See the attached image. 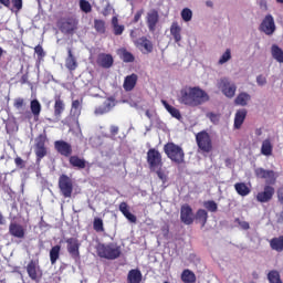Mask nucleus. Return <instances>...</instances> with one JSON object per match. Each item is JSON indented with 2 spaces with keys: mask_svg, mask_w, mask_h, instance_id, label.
Returning a JSON list of instances; mask_svg holds the SVG:
<instances>
[{
  "mask_svg": "<svg viewBox=\"0 0 283 283\" xmlns=\"http://www.w3.org/2000/svg\"><path fill=\"white\" fill-rule=\"evenodd\" d=\"M209 101V94L198 86H186L180 90L178 95V103L187 107H199Z\"/></svg>",
  "mask_w": 283,
  "mask_h": 283,
  "instance_id": "nucleus-1",
  "label": "nucleus"
},
{
  "mask_svg": "<svg viewBox=\"0 0 283 283\" xmlns=\"http://www.w3.org/2000/svg\"><path fill=\"white\" fill-rule=\"evenodd\" d=\"M98 258L104 260H118L120 258V247L116 243H99L96 247Z\"/></svg>",
  "mask_w": 283,
  "mask_h": 283,
  "instance_id": "nucleus-2",
  "label": "nucleus"
},
{
  "mask_svg": "<svg viewBox=\"0 0 283 283\" xmlns=\"http://www.w3.org/2000/svg\"><path fill=\"white\" fill-rule=\"evenodd\" d=\"M164 153L167 158H169L171 163H176V165H182V163H185V150L175 143H167L164 146Z\"/></svg>",
  "mask_w": 283,
  "mask_h": 283,
  "instance_id": "nucleus-3",
  "label": "nucleus"
},
{
  "mask_svg": "<svg viewBox=\"0 0 283 283\" xmlns=\"http://www.w3.org/2000/svg\"><path fill=\"white\" fill-rule=\"evenodd\" d=\"M254 176L259 180H264L265 185H269V187H275V185H277L279 175L275 170L259 167L254 169Z\"/></svg>",
  "mask_w": 283,
  "mask_h": 283,
  "instance_id": "nucleus-4",
  "label": "nucleus"
},
{
  "mask_svg": "<svg viewBox=\"0 0 283 283\" xmlns=\"http://www.w3.org/2000/svg\"><path fill=\"white\" fill-rule=\"evenodd\" d=\"M196 143L202 154H211V151H213V142L211 140V135H209L207 130L197 133Z\"/></svg>",
  "mask_w": 283,
  "mask_h": 283,
  "instance_id": "nucleus-5",
  "label": "nucleus"
},
{
  "mask_svg": "<svg viewBox=\"0 0 283 283\" xmlns=\"http://www.w3.org/2000/svg\"><path fill=\"white\" fill-rule=\"evenodd\" d=\"M45 143H48V134L44 132L35 138L34 154L36 163H41V160L48 156V147H45Z\"/></svg>",
  "mask_w": 283,
  "mask_h": 283,
  "instance_id": "nucleus-6",
  "label": "nucleus"
},
{
  "mask_svg": "<svg viewBox=\"0 0 283 283\" xmlns=\"http://www.w3.org/2000/svg\"><path fill=\"white\" fill-rule=\"evenodd\" d=\"M59 189L63 198H72L74 182L67 175H61L59 178Z\"/></svg>",
  "mask_w": 283,
  "mask_h": 283,
  "instance_id": "nucleus-7",
  "label": "nucleus"
},
{
  "mask_svg": "<svg viewBox=\"0 0 283 283\" xmlns=\"http://www.w3.org/2000/svg\"><path fill=\"white\" fill-rule=\"evenodd\" d=\"M27 273L32 280V282H40L41 279L43 277V270H41V265H39V259L36 260H31L27 264Z\"/></svg>",
  "mask_w": 283,
  "mask_h": 283,
  "instance_id": "nucleus-8",
  "label": "nucleus"
},
{
  "mask_svg": "<svg viewBox=\"0 0 283 283\" xmlns=\"http://www.w3.org/2000/svg\"><path fill=\"white\" fill-rule=\"evenodd\" d=\"M277 27L275 25V19L271 14H266L262 20L261 24L259 25V31L266 34V36H273Z\"/></svg>",
  "mask_w": 283,
  "mask_h": 283,
  "instance_id": "nucleus-9",
  "label": "nucleus"
},
{
  "mask_svg": "<svg viewBox=\"0 0 283 283\" xmlns=\"http://www.w3.org/2000/svg\"><path fill=\"white\" fill-rule=\"evenodd\" d=\"M147 163L150 169H163V155L158 149L150 148L147 151Z\"/></svg>",
  "mask_w": 283,
  "mask_h": 283,
  "instance_id": "nucleus-10",
  "label": "nucleus"
},
{
  "mask_svg": "<svg viewBox=\"0 0 283 283\" xmlns=\"http://www.w3.org/2000/svg\"><path fill=\"white\" fill-rule=\"evenodd\" d=\"M66 251L73 260H80L81 258V241L77 238H69L65 240Z\"/></svg>",
  "mask_w": 283,
  "mask_h": 283,
  "instance_id": "nucleus-11",
  "label": "nucleus"
},
{
  "mask_svg": "<svg viewBox=\"0 0 283 283\" xmlns=\"http://www.w3.org/2000/svg\"><path fill=\"white\" fill-rule=\"evenodd\" d=\"M218 87L221 90L222 94L227 96V98H233L238 90V86L231 83V81H229L227 77L219 80Z\"/></svg>",
  "mask_w": 283,
  "mask_h": 283,
  "instance_id": "nucleus-12",
  "label": "nucleus"
},
{
  "mask_svg": "<svg viewBox=\"0 0 283 283\" xmlns=\"http://www.w3.org/2000/svg\"><path fill=\"white\" fill-rule=\"evenodd\" d=\"M60 30L63 34H74L78 30V20L74 17H69L62 20Z\"/></svg>",
  "mask_w": 283,
  "mask_h": 283,
  "instance_id": "nucleus-13",
  "label": "nucleus"
},
{
  "mask_svg": "<svg viewBox=\"0 0 283 283\" xmlns=\"http://www.w3.org/2000/svg\"><path fill=\"white\" fill-rule=\"evenodd\" d=\"M274 196H275V187L265 185L263 187V191H260L256 193L255 200L256 202H261V205H264L266 202H271Z\"/></svg>",
  "mask_w": 283,
  "mask_h": 283,
  "instance_id": "nucleus-14",
  "label": "nucleus"
},
{
  "mask_svg": "<svg viewBox=\"0 0 283 283\" xmlns=\"http://www.w3.org/2000/svg\"><path fill=\"white\" fill-rule=\"evenodd\" d=\"M54 149L60 154V156H63L64 158H70L73 154L72 144L60 139L54 142Z\"/></svg>",
  "mask_w": 283,
  "mask_h": 283,
  "instance_id": "nucleus-15",
  "label": "nucleus"
},
{
  "mask_svg": "<svg viewBox=\"0 0 283 283\" xmlns=\"http://www.w3.org/2000/svg\"><path fill=\"white\" fill-rule=\"evenodd\" d=\"M193 209L191 208V206H189V203L182 205L180 208V221L189 227L193 222Z\"/></svg>",
  "mask_w": 283,
  "mask_h": 283,
  "instance_id": "nucleus-16",
  "label": "nucleus"
},
{
  "mask_svg": "<svg viewBox=\"0 0 283 283\" xmlns=\"http://www.w3.org/2000/svg\"><path fill=\"white\" fill-rule=\"evenodd\" d=\"M160 21V15L158 14V10L153 9L147 12L146 23L149 32H156V25Z\"/></svg>",
  "mask_w": 283,
  "mask_h": 283,
  "instance_id": "nucleus-17",
  "label": "nucleus"
},
{
  "mask_svg": "<svg viewBox=\"0 0 283 283\" xmlns=\"http://www.w3.org/2000/svg\"><path fill=\"white\" fill-rule=\"evenodd\" d=\"M136 48L140 49L142 52L146 54H151L154 52V43L150 42L147 36H142L135 42Z\"/></svg>",
  "mask_w": 283,
  "mask_h": 283,
  "instance_id": "nucleus-18",
  "label": "nucleus"
},
{
  "mask_svg": "<svg viewBox=\"0 0 283 283\" xmlns=\"http://www.w3.org/2000/svg\"><path fill=\"white\" fill-rule=\"evenodd\" d=\"M9 233L12 238H18L19 240H23L25 238V228L17 222H11L9 224Z\"/></svg>",
  "mask_w": 283,
  "mask_h": 283,
  "instance_id": "nucleus-19",
  "label": "nucleus"
},
{
  "mask_svg": "<svg viewBox=\"0 0 283 283\" xmlns=\"http://www.w3.org/2000/svg\"><path fill=\"white\" fill-rule=\"evenodd\" d=\"M96 63L99 67H103L104 70H109V67L114 65V57L112 56V54L101 53L97 56Z\"/></svg>",
  "mask_w": 283,
  "mask_h": 283,
  "instance_id": "nucleus-20",
  "label": "nucleus"
},
{
  "mask_svg": "<svg viewBox=\"0 0 283 283\" xmlns=\"http://www.w3.org/2000/svg\"><path fill=\"white\" fill-rule=\"evenodd\" d=\"M67 56L65 59V67L69 72H74L78 67V62L76 61V56L72 52V48H67Z\"/></svg>",
  "mask_w": 283,
  "mask_h": 283,
  "instance_id": "nucleus-21",
  "label": "nucleus"
},
{
  "mask_svg": "<svg viewBox=\"0 0 283 283\" xmlns=\"http://www.w3.org/2000/svg\"><path fill=\"white\" fill-rule=\"evenodd\" d=\"M112 107H114V99L106 98L102 105L95 108L94 114H96V116H103V114L112 112Z\"/></svg>",
  "mask_w": 283,
  "mask_h": 283,
  "instance_id": "nucleus-22",
  "label": "nucleus"
},
{
  "mask_svg": "<svg viewBox=\"0 0 283 283\" xmlns=\"http://www.w3.org/2000/svg\"><path fill=\"white\" fill-rule=\"evenodd\" d=\"M69 163L73 169H85L87 167V160L85 158L78 157V155H71L69 157Z\"/></svg>",
  "mask_w": 283,
  "mask_h": 283,
  "instance_id": "nucleus-23",
  "label": "nucleus"
},
{
  "mask_svg": "<svg viewBox=\"0 0 283 283\" xmlns=\"http://www.w3.org/2000/svg\"><path fill=\"white\" fill-rule=\"evenodd\" d=\"M247 108H241L239 111H237L235 115H234V129H241L242 125H244V120H247Z\"/></svg>",
  "mask_w": 283,
  "mask_h": 283,
  "instance_id": "nucleus-24",
  "label": "nucleus"
},
{
  "mask_svg": "<svg viewBox=\"0 0 283 283\" xmlns=\"http://www.w3.org/2000/svg\"><path fill=\"white\" fill-rule=\"evenodd\" d=\"M54 101V117L61 118L62 114L65 112V102L61 98V95H56Z\"/></svg>",
  "mask_w": 283,
  "mask_h": 283,
  "instance_id": "nucleus-25",
  "label": "nucleus"
},
{
  "mask_svg": "<svg viewBox=\"0 0 283 283\" xmlns=\"http://www.w3.org/2000/svg\"><path fill=\"white\" fill-rule=\"evenodd\" d=\"M137 83H138V75L136 73H133L125 77L123 87L125 92H132V90L136 87Z\"/></svg>",
  "mask_w": 283,
  "mask_h": 283,
  "instance_id": "nucleus-26",
  "label": "nucleus"
},
{
  "mask_svg": "<svg viewBox=\"0 0 283 283\" xmlns=\"http://www.w3.org/2000/svg\"><path fill=\"white\" fill-rule=\"evenodd\" d=\"M119 211L120 213H123L128 222H133L134 224H136L137 218L135 214L129 212V205H127V202L123 201L119 203Z\"/></svg>",
  "mask_w": 283,
  "mask_h": 283,
  "instance_id": "nucleus-27",
  "label": "nucleus"
},
{
  "mask_svg": "<svg viewBox=\"0 0 283 283\" xmlns=\"http://www.w3.org/2000/svg\"><path fill=\"white\" fill-rule=\"evenodd\" d=\"M195 220L196 222L201 224V229H203V227L207 226V221L209 220V212H207V210L205 209L197 210L195 214Z\"/></svg>",
  "mask_w": 283,
  "mask_h": 283,
  "instance_id": "nucleus-28",
  "label": "nucleus"
},
{
  "mask_svg": "<svg viewBox=\"0 0 283 283\" xmlns=\"http://www.w3.org/2000/svg\"><path fill=\"white\" fill-rule=\"evenodd\" d=\"M143 282V272L138 269L129 270L127 274V283H140Z\"/></svg>",
  "mask_w": 283,
  "mask_h": 283,
  "instance_id": "nucleus-29",
  "label": "nucleus"
},
{
  "mask_svg": "<svg viewBox=\"0 0 283 283\" xmlns=\"http://www.w3.org/2000/svg\"><path fill=\"white\" fill-rule=\"evenodd\" d=\"M270 248L272 251L282 253L283 251V235L274 237L270 240Z\"/></svg>",
  "mask_w": 283,
  "mask_h": 283,
  "instance_id": "nucleus-30",
  "label": "nucleus"
},
{
  "mask_svg": "<svg viewBox=\"0 0 283 283\" xmlns=\"http://www.w3.org/2000/svg\"><path fill=\"white\" fill-rule=\"evenodd\" d=\"M182 32V28H180V24L178 22H172L170 27V34L174 36L175 43H179L182 41V35L180 34Z\"/></svg>",
  "mask_w": 283,
  "mask_h": 283,
  "instance_id": "nucleus-31",
  "label": "nucleus"
},
{
  "mask_svg": "<svg viewBox=\"0 0 283 283\" xmlns=\"http://www.w3.org/2000/svg\"><path fill=\"white\" fill-rule=\"evenodd\" d=\"M161 104L164 105L165 109L172 116V118H177V120H180L182 118V115L180 114V111L167 103V101L161 99Z\"/></svg>",
  "mask_w": 283,
  "mask_h": 283,
  "instance_id": "nucleus-32",
  "label": "nucleus"
},
{
  "mask_svg": "<svg viewBox=\"0 0 283 283\" xmlns=\"http://www.w3.org/2000/svg\"><path fill=\"white\" fill-rule=\"evenodd\" d=\"M30 109H31V113L34 116V119L39 120V116H41V103L39 102V99H32L31 101Z\"/></svg>",
  "mask_w": 283,
  "mask_h": 283,
  "instance_id": "nucleus-33",
  "label": "nucleus"
},
{
  "mask_svg": "<svg viewBox=\"0 0 283 283\" xmlns=\"http://www.w3.org/2000/svg\"><path fill=\"white\" fill-rule=\"evenodd\" d=\"M249 101H251V95L248 93H240L235 99L234 103L235 105H240L241 107H247L249 105Z\"/></svg>",
  "mask_w": 283,
  "mask_h": 283,
  "instance_id": "nucleus-34",
  "label": "nucleus"
},
{
  "mask_svg": "<svg viewBox=\"0 0 283 283\" xmlns=\"http://www.w3.org/2000/svg\"><path fill=\"white\" fill-rule=\"evenodd\" d=\"M11 2L17 12L23 9V0H11ZM11 2L10 0H0L1 6H4V8H10Z\"/></svg>",
  "mask_w": 283,
  "mask_h": 283,
  "instance_id": "nucleus-35",
  "label": "nucleus"
},
{
  "mask_svg": "<svg viewBox=\"0 0 283 283\" xmlns=\"http://www.w3.org/2000/svg\"><path fill=\"white\" fill-rule=\"evenodd\" d=\"M234 189L237 193L242 197L249 196V193H251V188H249V186H247L244 182H237L234 185Z\"/></svg>",
  "mask_w": 283,
  "mask_h": 283,
  "instance_id": "nucleus-36",
  "label": "nucleus"
},
{
  "mask_svg": "<svg viewBox=\"0 0 283 283\" xmlns=\"http://www.w3.org/2000/svg\"><path fill=\"white\" fill-rule=\"evenodd\" d=\"M112 25H113L115 36H120V34L125 32V25L118 24V17L116 15L112 18Z\"/></svg>",
  "mask_w": 283,
  "mask_h": 283,
  "instance_id": "nucleus-37",
  "label": "nucleus"
},
{
  "mask_svg": "<svg viewBox=\"0 0 283 283\" xmlns=\"http://www.w3.org/2000/svg\"><path fill=\"white\" fill-rule=\"evenodd\" d=\"M261 154L263 156H272L273 155V144H271V139H265L261 146Z\"/></svg>",
  "mask_w": 283,
  "mask_h": 283,
  "instance_id": "nucleus-38",
  "label": "nucleus"
},
{
  "mask_svg": "<svg viewBox=\"0 0 283 283\" xmlns=\"http://www.w3.org/2000/svg\"><path fill=\"white\" fill-rule=\"evenodd\" d=\"M59 258H61V245H54L50 250L51 264H56Z\"/></svg>",
  "mask_w": 283,
  "mask_h": 283,
  "instance_id": "nucleus-39",
  "label": "nucleus"
},
{
  "mask_svg": "<svg viewBox=\"0 0 283 283\" xmlns=\"http://www.w3.org/2000/svg\"><path fill=\"white\" fill-rule=\"evenodd\" d=\"M272 56L277 63H283V50L277 46V44H273L271 48Z\"/></svg>",
  "mask_w": 283,
  "mask_h": 283,
  "instance_id": "nucleus-40",
  "label": "nucleus"
},
{
  "mask_svg": "<svg viewBox=\"0 0 283 283\" xmlns=\"http://www.w3.org/2000/svg\"><path fill=\"white\" fill-rule=\"evenodd\" d=\"M181 281L184 283H195L196 282V274L189 269L184 270L182 273H181Z\"/></svg>",
  "mask_w": 283,
  "mask_h": 283,
  "instance_id": "nucleus-41",
  "label": "nucleus"
},
{
  "mask_svg": "<svg viewBox=\"0 0 283 283\" xmlns=\"http://www.w3.org/2000/svg\"><path fill=\"white\" fill-rule=\"evenodd\" d=\"M268 280L270 283H283L282 277L280 276V272L277 270H271L268 273Z\"/></svg>",
  "mask_w": 283,
  "mask_h": 283,
  "instance_id": "nucleus-42",
  "label": "nucleus"
},
{
  "mask_svg": "<svg viewBox=\"0 0 283 283\" xmlns=\"http://www.w3.org/2000/svg\"><path fill=\"white\" fill-rule=\"evenodd\" d=\"M94 30L98 34H105V32H106L105 20L95 19L94 20Z\"/></svg>",
  "mask_w": 283,
  "mask_h": 283,
  "instance_id": "nucleus-43",
  "label": "nucleus"
},
{
  "mask_svg": "<svg viewBox=\"0 0 283 283\" xmlns=\"http://www.w3.org/2000/svg\"><path fill=\"white\" fill-rule=\"evenodd\" d=\"M93 229H94V231H96V233H103L105 231L103 219H101L98 217L94 218Z\"/></svg>",
  "mask_w": 283,
  "mask_h": 283,
  "instance_id": "nucleus-44",
  "label": "nucleus"
},
{
  "mask_svg": "<svg viewBox=\"0 0 283 283\" xmlns=\"http://www.w3.org/2000/svg\"><path fill=\"white\" fill-rule=\"evenodd\" d=\"M203 207L205 209H207V211H210L211 213H216V211H218V203H216V201L213 200L205 201Z\"/></svg>",
  "mask_w": 283,
  "mask_h": 283,
  "instance_id": "nucleus-45",
  "label": "nucleus"
},
{
  "mask_svg": "<svg viewBox=\"0 0 283 283\" xmlns=\"http://www.w3.org/2000/svg\"><path fill=\"white\" fill-rule=\"evenodd\" d=\"M80 10L85 12V14H90L92 12V4L87 0H80Z\"/></svg>",
  "mask_w": 283,
  "mask_h": 283,
  "instance_id": "nucleus-46",
  "label": "nucleus"
},
{
  "mask_svg": "<svg viewBox=\"0 0 283 283\" xmlns=\"http://www.w3.org/2000/svg\"><path fill=\"white\" fill-rule=\"evenodd\" d=\"M83 103V99H74L72 102V109L71 112H74L77 116H81V105Z\"/></svg>",
  "mask_w": 283,
  "mask_h": 283,
  "instance_id": "nucleus-47",
  "label": "nucleus"
},
{
  "mask_svg": "<svg viewBox=\"0 0 283 283\" xmlns=\"http://www.w3.org/2000/svg\"><path fill=\"white\" fill-rule=\"evenodd\" d=\"M192 17H193V12L191 11V9L185 8V9L181 11V19H182L184 21H186V23L189 22V21H191Z\"/></svg>",
  "mask_w": 283,
  "mask_h": 283,
  "instance_id": "nucleus-48",
  "label": "nucleus"
},
{
  "mask_svg": "<svg viewBox=\"0 0 283 283\" xmlns=\"http://www.w3.org/2000/svg\"><path fill=\"white\" fill-rule=\"evenodd\" d=\"M231 61V49H227L226 52L219 59V65H224V63Z\"/></svg>",
  "mask_w": 283,
  "mask_h": 283,
  "instance_id": "nucleus-49",
  "label": "nucleus"
},
{
  "mask_svg": "<svg viewBox=\"0 0 283 283\" xmlns=\"http://www.w3.org/2000/svg\"><path fill=\"white\" fill-rule=\"evenodd\" d=\"M122 60L124 61V63H134L135 57L134 54H132V52L124 50L122 53Z\"/></svg>",
  "mask_w": 283,
  "mask_h": 283,
  "instance_id": "nucleus-50",
  "label": "nucleus"
},
{
  "mask_svg": "<svg viewBox=\"0 0 283 283\" xmlns=\"http://www.w3.org/2000/svg\"><path fill=\"white\" fill-rule=\"evenodd\" d=\"M206 116L209 118V120L213 124V125H218V123H220V114L213 113V112H209L206 114Z\"/></svg>",
  "mask_w": 283,
  "mask_h": 283,
  "instance_id": "nucleus-51",
  "label": "nucleus"
},
{
  "mask_svg": "<svg viewBox=\"0 0 283 283\" xmlns=\"http://www.w3.org/2000/svg\"><path fill=\"white\" fill-rule=\"evenodd\" d=\"M34 52L36 53L38 61H43V59H45V51L43 50V46L41 44H38L34 48Z\"/></svg>",
  "mask_w": 283,
  "mask_h": 283,
  "instance_id": "nucleus-52",
  "label": "nucleus"
},
{
  "mask_svg": "<svg viewBox=\"0 0 283 283\" xmlns=\"http://www.w3.org/2000/svg\"><path fill=\"white\" fill-rule=\"evenodd\" d=\"M13 107L15 109H23L25 107V99L23 97H18L13 101Z\"/></svg>",
  "mask_w": 283,
  "mask_h": 283,
  "instance_id": "nucleus-53",
  "label": "nucleus"
},
{
  "mask_svg": "<svg viewBox=\"0 0 283 283\" xmlns=\"http://www.w3.org/2000/svg\"><path fill=\"white\" fill-rule=\"evenodd\" d=\"M234 222L237 224H239V227H241V229H243V231H249V229H251V226L249 224V222L242 221V220H240V218L234 219Z\"/></svg>",
  "mask_w": 283,
  "mask_h": 283,
  "instance_id": "nucleus-54",
  "label": "nucleus"
},
{
  "mask_svg": "<svg viewBox=\"0 0 283 283\" xmlns=\"http://www.w3.org/2000/svg\"><path fill=\"white\" fill-rule=\"evenodd\" d=\"M14 163L19 169H25V161L21 157H15Z\"/></svg>",
  "mask_w": 283,
  "mask_h": 283,
  "instance_id": "nucleus-55",
  "label": "nucleus"
},
{
  "mask_svg": "<svg viewBox=\"0 0 283 283\" xmlns=\"http://www.w3.org/2000/svg\"><path fill=\"white\" fill-rule=\"evenodd\" d=\"M157 176L159 178L160 181H163V184L165 185V182H167V175L165 172H163V170H157Z\"/></svg>",
  "mask_w": 283,
  "mask_h": 283,
  "instance_id": "nucleus-56",
  "label": "nucleus"
},
{
  "mask_svg": "<svg viewBox=\"0 0 283 283\" xmlns=\"http://www.w3.org/2000/svg\"><path fill=\"white\" fill-rule=\"evenodd\" d=\"M119 128L118 126L112 125L111 126V138H116L118 136Z\"/></svg>",
  "mask_w": 283,
  "mask_h": 283,
  "instance_id": "nucleus-57",
  "label": "nucleus"
},
{
  "mask_svg": "<svg viewBox=\"0 0 283 283\" xmlns=\"http://www.w3.org/2000/svg\"><path fill=\"white\" fill-rule=\"evenodd\" d=\"M145 11L143 9H140L139 11H137L134 15V19H133V23H138V21H140V17H143V13Z\"/></svg>",
  "mask_w": 283,
  "mask_h": 283,
  "instance_id": "nucleus-58",
  "label": "nucleus"
},
{
  "mask_svg": "<svg viewBox=\"0 0 283 283\" xmlns=\"http://www.w3.org/2000/svg\"><path fill=\"white\" fill-rule=\"evenodd\" d=\"M276 196L280 205L283 206V186L277 189Z\"/></svg>",
  "mask_w": 283,
  "mask_h": 283,
  "instance_id": "nucleus-59",
  "label": "nucleus"
},
{
  "mask_svg": "<svg viewBox=\"0 0 283 283\" xmlns=\"http://www.w3.org/2000/svg\"><path fill=\"white\" fill-rule=\"evenodd\" d=\"M256 83L258 85H266V77H264L263 75H259L256 77Z\"/></svg>",
  "mask_w": 283,
  "mask_h": 283,
  "instance_id": "nucleus-60",
  "label": "nucleus"
},
{
  "mask_svg": "<svg viewBox=\"0 0 283 283\" xmlns=\"http://www.w3.org/2000/svg\"><path fill=\"white\" fill-rule=\"evenodd\" d=\"M208 8H213V2L211 0L206 1Z\"/></svg>",
  "mask_w": 283,
  "mask_h": 283,
  "instance_id": "nucleus-61",
  "label": "nucleus"
},
{
  "mask_svg": "<svg viewBox=\"0 0 283 283\" xmlns=\"http://www.w3.org/2000/svg\"><path fill=\"white\" fill-rule=\"evenodd\" d=\"M6 219L3 218V214L0 212V224H4Z\"/></svg>",
  "mask_w": 283,
  "mask_h": 283,
  "instance_id": "nucleus-62",
  "label": "nucleus"
},
{
  "mask_svg": "<svg viewBox=\"0 0 283 283\" xmlns=\"http://www.w3.org/2000/svg\"><path fill=\"white\" fill-rule=\"evenodd\" d=\"M145 114H146L147 118H151V112H149V109H147V111L145 112Z\"/></svg>",
  "mask_w": 283,
  "mask_h": 283,
  "instance_id": "nucleus-63",
  "label": "nucleus"
},
{
  "mask_svg": "<svg viewBox=\"0 0 283 283\" xmlns=\"http://www.w3.org/2000/svg\"><path fill=\"white\" fill-rule=\"evenodd\" d=\"M255 135H256V136H262V129H260V128L256 129V130H255Z\"/></svg>",
  "mask_w": 283,
  "mask_h": 283,
  "instance_id": "nucleus-64",
  "label": "nucleus"
}]
</instances>
